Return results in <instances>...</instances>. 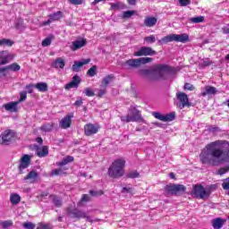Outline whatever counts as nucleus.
<instances>
[{"mask_svg": "<svg viewBox=\"0 0 229 229\" xmlns=\"http://www.w3.org/2000/svg\"><path fill=\"white\" fill-rule=\"evenodd\" d=\"M113 81H114V75H107L103 79L102 85L104 87H106L110 85V83H112Z\"/></svg>", "mask_w": 229, "mask_h": 229, "instance_id": "36", "label": "nucleus"}, {"mask_svg": "<svg viewBox=\"0 0 229 229\" xmlns=\"http://www.w3.org/2000/svg\"><path fill=\"white\" fill-rule=\"evenodd\" d=\"M123 6L121 3L111 4V10H119Z\"/></svg>", "mask_w": 229, "mask_h": 229, "instance_id": "55", "label": "nucleus"}, {"mask_svg": "<svg viewBox=\"0 0 229 229\" xmlns=\"http://www.w3.org/2000/svg\"><path fill=\"white\" fill-rule=\"evenodd\" d=\"M176 98L179 101V103L177 104V106L181 108V110L182 108H185V106H189V97H187V94L183 92H178L176 93Z\"/></svg>", "mask_w": 229, "mask_h": 229, "instance_id": "9", "label": "nucleus"}, {"mask_svg": "<svg viewBox=\"0 0 229 229\" xmlns=\"http://www.w3.org/2000/svg\"><path fill=\"white\" fill-rule=\"evenodd\" d=\"M52 199L55 207H62V199L56 196H52Z\"/></svg>", "mask_w": 229, "mask_h": 229, "instance_id": "47", "label": "nucleus"}, {"mask_svg": "<svg viewBox=\"0 0 229 229\" xmlns=\"http://www.w3.org/2000/svg\"><path fill=\"white\" fill-rule=\"evenodd\" d=\"M13 137H15V132L12 130H6L1 134L2 144L8 146L12 140H13Z\"/></svg>", "mask_w": 229, "mask_h": 229, "instance_id": "10", "label": "nucleus"}, {"mask_svg": "<svg viewBox=\"0 0 229 229\" xmlns=\"http://www.w3.org/2000/svg\"><path fill=\"white\" fill-rule=\"evenodd\" d=\"M168 42H174V34H170L165 36V38H162L158 40L159 44H168Z\"/></svg>", "mask_w": 229, "mask_h": 229, "instance_id": "30", "label": "nucleus"}, {"mask_svg": "<svg viewBox=\"0 0 229 229\" xmlns=\"http://www.w3.org/2000/svg\"><path fill=\"white\" fill-rule=\"evenodd\" d=\"M49 20L43 22V26H47V24H51V22H54V21H60L62 19V12H56L53 14L49 15Z\"/></svg>", "mask_w": 229, "mask_h": 229, "instance_id": "23", "label": "nucleus"}, {"mask_svg": "<svg viewBox=\"0 0 229 229\" xmlns=\"http://www.w3.org/2000/svg\"><path fill=\"white\" fill-rule=\"evenodd\" d=\"M10 201L12 205H19L21 203V196L17 193H13L10 196Z\"/></svg>", "mask_w": 229, "mask_h": 229, "instance_id": "32", "label": "nucleus"}, {"mask_svg": "<svg viewBox=\"0 0 229 229\" xmlns=\"http://www.w3.org/2000/svg\"><path fill=\"white\" fill-rule=\"evenodd\" d=\"M123 67L124 69H133L135 67H139L138 59H130L123 64Z\"/></svg>", "mask_w": 229, "mask_h": 229, "instance_id": "24", "label": "nucleus"}, {"mask_svg": "<svg viewBox=\"0 0 229 229\" xmlns=\"http://www.w3.org/2000/svg\"><path fill=\"white\" fill-rule=\"evenodd\" d=\"M122 192H128L129 194H133V190L130 187H123Z\"/></svg>", "mask_w": 229, "mask_h": 229, "instance_id": "60", "label": "nucleus"}, {"mask_svg": "<svg viewBox=\"0 0 229 229\" xmlns=\"http://www.w3.org/2000/svg\"><path fill=\"white\" fill-rule=\"evenodd\" d=\"M98 131H99L98 124L88 123L84 126V133L88 137H90V135H96Z\"/></svg>", "mask_w": 229, "mask_h": 229, "instance_id": "12", "label": "nucleus"}, {"mask_svg": "<svg viewBox=\"0 0 229 229\" xmlns=\"http://www.w3.org/2000/svg\"><path fill=\"white\" fill-rule=\"evenodd\" d=\"M131 15H135V11H126L123 12V19H130Z\"/></svg>", "mask_w": 229, "mask_h": 229, "instance_id": "49", "label": "nucleus"}, {"mask_svg": "<svg viewBox=\"0 0 229 229\" xmlns=\"http://www.w3.org/2000/svg\"><path fill=\"white\" fill-rule=\"evenodd\" d=\"M19 105V102H9L7 104H4L3 106L6 110V112L15 113L17 112V106Z\"/></svg>", "mask_w": 229, "mask_h": 229, "instance_id": "25", "label": "nucleus"}, {"mask_svg": "<svg viewBox=\"0 0 229 229\" xmlns=\"http://www.w3.org/2000/svg\"><path fill=\"white\" fill-rule=\"evenodd\" d=\"M223 31L225 35H229V25H226Z\"/></svg>", "mask_w": 229, "mask_h": 229, "instance_id": "64", "label": "nucleus"}, {"mask_svg": "<svg viewBox=\"0 0 229 229\" xmlns=\"http://www.w3.org/2000/svg\"><path fill=\"white\" fill-rule=\"evenodd\" d=\"M152 115L156 119H158L159 121H163L164 123H169L171 121H174L175 114L174 113H170L168 114H162L160 113L154 112L152 113Z\"/></svg>", "mask_w": 229, "mask_h": 229, "instance_id": "11", "label": "nucleus"}, {"mask_svg": "<svg viewBox=\"0 0 229 229\" xmlns=\"http://www.w3.org/2000/svg\"><path fill=\"white\" fill-rule=\"evenodd\" d=\"M89 199H90V197L89 195L83 194L79 205H81V203H83L85 201H89Z\"/></svg>", "mask_w": 229, "mask_h": 229, "instance_id": "56", "label": "nucleus"}, {"mask_svg": "<svg viewBox=\"0 0 229 229\" xmlns=\"http://www.w3.org/2000/svg\"><path fill=\"white\" fill-rule=\"evenodd\" d=\"M167 191L171 194H178L180 192H185L186 188L182 184H172L167 186Z\"/></svg>", "mask_w": 229, "mask_h": 229, "instance_id": "15", "label": "nucleus"}, {"mask_svg": "<svg viewBox=\"0 0 229 229\" xmlns=\"http://www.w3.org/2000/svg\"><path fill=\"white\" fill-rule=\"evenodd\" d=\"M30 162H31V157H30V155L28 154L23 155L22 157L21 158L20 165H19L20 173L21 174L24 169H28V167H30Z\"/></svg>", "mask_w": 229, "mask_h": 229, "instance_id": "13", "label": "nucleus"}, {"mask_svg": "<svg viewBox=\"0 0 229 229\" xmlns=\"http://www.w3.org/2000/svg\"><path fill=\"white\" fill-rule=\"evenodd\" d=\"M153 71H155L157 74H159L160 78L164 76V74H169L173 68L167 64H157L153 66Z\"/></svg>", "mask_w": 229, "mask_h": 229, "instance_id": "8", "label": "nucleus"}, {"mask_svg": "<svg viewBox=\"0 0 229 229\" xmlns=\"http://www.w3.org/2000/svg\"><path fill=\"white\" fill-rule=\"evenodd\" d=\"M191 196L199 199H207L210 196V191H207L201 184H195Z\"/></svg>", "mask_w": 229, "mask_h": 229, "instance_id": "4", "label": "nucleus"}, {"mask_svg": "<svg viewBox=\"0 0 229 229\" xmlns=\"http://www.w3.org/2000/svg\"><path fill=\"white\" fill-rule=\"evenodd\" d=\"M228 171H229V166L222 167L217 170L216 174H218L219 176H223V174H226Z\"/></svg>", "mask_w": 229, "mask_h": 229, "instance_id": "42", "label": "nucleus"}, {"mask_svg": "<svg viewBox=\"0 0 229 229\" xmlns=\"http://www.w3.org/2000/svg\"><path fill=\"white\" fill-rule=\"evenodd\" d=\"M6 46L7 47H12L13 46V41L8 38L0 39V47Z\"/></svg>", "mask_w": 229, "mask_h": 229, "instance_id": "34", "label": "nucleus"}, {"mask_svg": "<svg viewBox=\"0 0 229 229\" xmlns=\"http://www.w3.org/2000/svg\"><path fill=\"white\" fill-rule=\"evenodd\" d=\"M200 67H208V65H212V61H210L208 58L203 59L199 63Z\"/></svg>", "mask_w": 229, "mask_h": 229, "instance_id": "41", "label": "nucleus"}, {"mask_svg": "<svg viewBox=\"0 0 229 229\" xmlns=\"http://www.w3.org/2000/svg\"><path fill=\"white\" fill-rule=\"evenodd\" d=\"M8 74V68L7 66L0 68V78H4Z\"/></svg>", "mask_w": 229, "mask_h": 229, "instance_id": "50", "label": "nucleus"}, {"mask_svg": "<svg viewBox=\"0 0 229 229\" xmlns=\"http://www.w3.org/2000/svg\"><path fill=\"white\" fill-rule=\"evenodd\" d=\"M184 89L185 90H194V86L191 83H186L184 84Z\"/></svg>", "mask_w": 229, "mask_h": 229, "instance_id": "62", "label": "nucleus"}, {"mask_svg": "<svg viewBox=\"0 0 229 229\" xmlns=\"http://www.w3.org/2000/svg\"><path fill=\"white\" fill-rule=\"evenodd\" d=\"M42 131H51L53 130V123H45L40 127Z\"/></svg>", "mask_w": 229, "mask_h": 229, "instance_id": "40", "label": "nucleus"}, {"mask_svg": "<svg viewBox=\"0 0 229 229\" xmlns=\"http://www.w3.org/2000/svg\"><path fill=\"white\" fill-rule=\"evenodd\" d=\"M222 188L224 191H229V178H226L223 181Z\"/></svg>", "mask_w": 229, "mask_h": 229, "instance_id": "51", "label": "nucleus"}, {"mask_svg": "<svg viewBox=\"0 0 229 229\" xmlns=\"http://www.w3.org/2000/svg\"><path fill=\"white\" fill-rule=\"evenodd\" d=\"M81 83V79L78 75H74L72 81L67 83L64 87L65 90H71V89H78Z\"/></svg>", "mask_w": 229, "mask_h": 229, "instance_id": "14", "label": "nucleus"}, {"mask_svg": "<svg viewBox=\"0 0 229 229\" xmlns=\"http://www.w3.org/2000/svg\"><path fill=\"white\" fill-rule=\"evenodd\" d=\"M138 65L140 67V65H144L146 64H149L151 62H153V58L151 57H140V58H138Z\"/></svg>", "mask_w": 229, "mask_h": 229, "instance_id": "35", "label": "nucleus"}, {"mask_svg": "<svg viewBox=\"0 0 229 229\" xmlns=\"http://www.w3.org/2000/svg\"><path fill=\"white\" fill-rule=\"evenodd\" d=\"M87 64H90V59H83L82 61H75L72 69L73 72H79L80 69H81L82 65H87Z\"/></svg>", "mask_w": 229, "mask_h": 229, "instance_id": "19", "label": "nucleus"}, {"mask_svg": "<svg viewBox=\"0 0 229 229\" xmlns=\"http://www.w3.org/2000/svg\"><path fill=\"white\" fill-rule=\"evenodd\" d=\"M7 68L13 72L21 71V65L16 63L10 64Z\"/></svg>", "mask_w": 229, "mask_h": 229, "instance_id": "43", "label": "nucleus"}, {"mask_svg": "<svg viewBox=\"0 0 229 229\" xmlns=\"http://www.w3.org/2000/svg\"><path fill=\"white\" fill-rule=\"evenodd\" d=\"M179 4L181 6H187L191 4V0H179Z\"/></svg>", "mask_w": 229, "mask_h": 229, "instance_id": "57", "label": "nucleus"}, {"mask_svg": "<svg viewBox=\"0 0 229 229\" xmlns=\"http://www.w3.org/2000/svg\"><path fill=\"white\" fill-rule=\"evenodd\" d=\"M71 162H74V157L72 156H67L66 157L63 158L62 161L57 162L56 165L63 167V165H67V164H71Z\"/></svg>", "mask_w": 229, "mask_h": 229, "instance_id": "28", "label": "nucleus"}, {"mask_svg": "<svg viewBox=\"0 0 229 229\" xmlns=\"http://www.w3.org/2000/svg\"><path fill=\"white\" fill-rule=\"evenodd\" d=\"M126 165V160L124 158L115 159L108 169V174L111 178H121L124 176V167Z\"/></svg>", "mask_w": 229, "mask_h": 229, "instance_id": "2", "label": "nucleus"}, {"mask_svg": "<svg viewBox=\"0 0 229 229\" xmlns=\"http://www.w3.org/2000/svg\"><path fill=\"white\" fill-rule=\"evenodd\" d=\"M68 1L71 4H75V5L83 4V0H68Z\"/></svg>", "mask_w": 229, "mask_h": 229, "instance_id": "59", "label": "nucleus"}, {"mask_svg": "<svg viewBox=\"0 0 229 229\" xmlns=\"http://www.w3.org/2000/svg\"><path fill=\"white\" fill-rule=\"evenodd\" d=\"M157 52L149 47H141L138 51L134 52V56H153Z\"/></svg>", "mask_w": 229, "mask_h": 229, "instance_id": "7", "label": "nucleus"}, {"mask_svg": "<svg viewBox=\"0 0 229 229\" xmlns=\"http://www.w3.org/2000/svg\"><path fill=\"white\" fill-rule=\"evenodd\" d=\"M28 98V93L26 91H21L20 93V99L19 101H16L18 104L22 103L23 101H26V98Z\"/></svg>", "mask_w": 229, "mask_h": 229, "instance_id": "45", "label": "nucleus"}, {"mask_svg": "<svg viewBox=\"0 0 229 229\" xmlns=\"http://www.w3.org/2000/svg\"><path fill=\"white\" fill-rule=\"evenodd\" d=\"M53 38H55V36L49 35L47 38H46L41 45L43 47H47V46H51V42H53Z\"/></svg>", "mask_w": 229, "mask_h": 229, "instance_id": "37", "label": "nucleus"}, {"mask_svg": "<svg viewBox=\"0 0 229 229\" xmlns=\"http://www.w3.org/2000/svg\"><path fill=\"white\" fill-rule=\"evenodd\" d=\"M23 228L25 229H35V225H33L31 222H27L23 224Z\"/></svg>", "mask_w": 229, "mask_h": 229, "instance_id": "54", "label": "nucleus"}, {"mask_svg": "<svg viewBox=\"0 0 229 229\" xmlns=\"http://www.w3.org/2000/svg\"><path fill=\"white\" fill-rule=\"evenodd\" d=\"M52 67L55 69H64V67H65V61H64V58L58 57L53 63Z\"/></svg>", "mask_w": 229, "mask_h": 229, "instance_id": "26", "label": "nucleus"}, {"mask_svg": "<svg viewBox=\"0 0 229 229\" xmlns=\"http://www.w3.org/2000/svg\"><path fill=\"white\" fill-rule=\"evenodd\" d=\"M203 16L191 18V22H194L195 24H198V22H203Z\"/></svg>", "mask_w": 229, "mask_h": 229, "instance_id": "52", "label": "nucleus"}, {"mask_svg": "<svg viewBox=\"0 0 229 229\" xmlns=\"http://www.w3.org/2000/svg\"><path fill=\"white\" fill-rule=\"evenodd\" d=\"M36 153L39 158H44L49 155V148L47 146L38 147L36 148Z\"/></svg>", "mask_w": 229, "mask_h": 229, "instance_id": "21", "label": "nucleus"}, {"mask_svg": "<svg viewBox=\"0 0 229 229\" xmlns=\"http://www.w3.org/2000/svg\"><path fill=\"white\" fill-rule=\"evenodd\" d=\"M96 71H97V67H96V66H92V67L88 71V74L92 78L93 76H96Z\"/></svg>", "mask_w": 229, "mask_h": 229, "instance_id": "53", "label": "nucleus"}, {"mask_svg": "<svg viewBox=\"0 0 229 229\" xmlns=\"http://www.w3.org/2000/svg\"><path fill=\"white\" fill-rule=\"evenodd\" d=\"M33 87H35V85L33 84H29L26 86V90L28 94H33Z\"/></svg>", "mask_w": 229, "mask_h": 229, "instance_id": "58", "label": "nucleus"}, {"mask_svg": "<svg viewBox=\"0 0 229 229\" xmlns=\"http://www.w3.org/2000/svg\"><path fill=\"white\" fill-rule=\"evenodd\" d=\"M72 114H68L64 116L59 123L60 128H62L63 130H67V128H71V123H72Z\"/></svg>", "mask_w": 229, "mask_h": 229, "instance_id": "18", "label": "nucleus"}, {"mask_svg": "<svg viewBox=\"0 0 229 229\" xmlns=\"http://www.w3.org/2000/svg\"><path fill=\"white\" fill-rule=\"evenodd\" d=\"M89 194L91 196H101L103 194V191H89Z\"/></svg>", "mask_w": 229, "mask_h": 229, "instance_id": "61", "label": "nucleus"}, {"mask_svg": "<svg viewBox=\"0 0 229 229\" xmlns=\"http://www.w3.org/2000/svg\"><path fill=\"white\" fill-rule=\"evenodd\" d=\"M174 42H181L182 44H185L186 42H189V35L187 33L174 34Z\"/></svg>", "mask_w": 229, "mask_h": 229, "instance_id": "22", "label": "nucleus"}, {"mask_svg": "<svg viewBox=\"0 0 229 229\" xmlns=\"http://www.w3.org/2000/svg\"><path fill=\"white\" fill-rule=\"evenodd\" d=\"M225 225V220L223 218H215L212 220V226L215 229H221Z\"/></svg>", "mask_w": 229, "mask_h": 229, "instance_id": "27", "label": "nucleus"}, {"mask_svg": "<svg viewBox=\"0 0 229 229\" xmlns=\"http://www.w3.org/2000/svg\"><path fill=\"white\" fill-rule=\"evenodd\" d=\"M62 174H65V172H64V170H62V168L55 169L52 171L53 176H58V175H62Z\"/></svg>", "mask_w": 229, "mask_h": 229, "instance_id": "48", "label": "nucleus"}, {"mask_svg": "<svg viewBox=\"0 0 229 229\" xmlns=\"http://www.w3.org/2000/svg\"><path fill=\"white\" fill-rule=\"evenodd\" d=\"M144 41L147 42V44H155V42H157V38H155V35H150L146 37Z\"/></svg>", "mask_w": 229, "mask_h": 229, "instance_id": "39", "label": "nucleus"}, {"mask_svg": "<svg viewBox=\"0 0 229 229\" xmlns=\"http://www.w3.org/2000/svg\"><path fill=\"white\" fill-rule=\"evenodd\" d=\"M69 214H72L73 217H77L79 219H87L89 223H94V221H98V219H92V217L88 216L87 213L78 210V209H72L71 208H68Z\"/></svg>", "mask_w": 229, "mask_h": 229, "instance_id": "5", "label": "nucleus"}, {"mask_svg": "<svg viewBox=\"0 0 229 229\" xmlns=\"http://www.w3.org/2000/svg\"><path fill=\"white\" fill-rule=\"evenodd\" d=\"M199 159L205 165H219L229 162V142L216 140L208 144L199 154Z\"/></svg>", "mask_w": 229, "mask_h": 229, "instance_id": "1", "label": "nucleus"}, {"mask_svg": "<svg viewBox=\"0 0 229 229\" xmlns=\"http://www.w3.org/2000/svg\"><path fill=\"white\" fill-rule=\"evenodd\" d=\"M83 92L86 94V96H88V98H92L95 96L94 89H92V88H86Z\"/></svg>", "mask_w": 229, "mask_h": 229, "instance_id": "44", "label": "nucleus"}, {"mask_svg": "<svg viewBox=\"0 0 229 229\" xmlns=\"http://www.w3.org/2000/svg\"><path fill=\"white\" fill-rule=\"evenodd\" d=\"M37 229H51V226L49 225H41Z\"/></svg>", "mask_w": 229, "mask_h": 229, "instance_id": "63", "label": "nucleus"}, {"mask_svg": "<svg viewBox=\"0 0 229 229\" xmlns=\"http://www.w3.org/2000/svg\"><path fill=\"white\" fill-rule=\"evenodd\" d=\"M87 46V40L85 39H77L73 42H72V45L70 46V49L72 51H78V49H81V47H85Z\"/></svg>", "mask_w": 229, "mask_h": 229, "instance_id": "17", "label": "nucleus"}, {"mask_svg": "<svg viewBox=\"0 0 229 229\" xmlns=\"http://www.w3.org/2000/svg\"><path fill=\"white\" fill-rule=\"evenodd\" d=\"M217 94V89L212 86H206L201 92V96L205 98V96H216Z\"/></svg>", "mask_w": 229, "mask_h": 229, "instance_id": "20", "label": "nucleus"}, {"mask_svg": "<svg viewBox=\"0 0 229 229\" xmlns=\"http://www.w3.org/2000/svg\"><path fill=\"white\" fill-rule=\"evenodd\" d=\"M13 225V222L12 220H5L0 222L1 228L6 229L10 228V226Z\"/></svg>", "mask_w": 229, "mask_h": 229, "instance_id": "38", "label": "nucleus"}, {"mask_svg": "<svg viewBox=\"0 0 229 229\" xmlns=\"http://www.w3.org/2000/svg\"><path fill=\"white\" fill-rule=\"evenodd\" d=\"M14 56L15 55L8 50L0 51V65H6V64H10V62L13 60Z\"/></svg>", "mask_w": 229, "mask_h": 229, "instance_id": "6", "label": "nucleus"}, {"mask_svg": "<svg viewBox=\"0 0 229 229\" xmlns=\"http://www.w3.org/2000/svg\"><path fill=\"white\" fill-rule=\"evenodd\" d=\"M144 24L148 28H153V26H155V24H157V18L151 17V16H148L144 20Z\"/></svg>", "mask_w": 229, "mask_h": 229, "instance_id": "29", "label": "nucleus"}, {"mask_svg": "<svg viewBox=\"0 0 229 229\" xmlns=\"http://www.w3.org/2000/svg\"><path fill=\"white\" fill-rule=\"evenodd\" d=\"M23 180L27 183H37V182H38V173L36 171H30Z\"/></svg>", "mask_w": 229, "mask_h": 229, "instance_id": "16", "label": "nucleus"}, {"mask_svg": "<svg viewBox=\"0 0 229 229\" xmlns=\"http://www.w3.org/2000/svg\"><path fill=\"white\" fill-rule=\"evenodd\" d=\"M34 89H37L39 92H47V83L38 82L34 85Z\"/></svg>", "mask_w": 229, "mask_h": 229, "instance_id": "31", "label": "nucleus"}, {"mask_svg": "<svg viewBox=\"0 0 229 229\" xmlns=\"http://www.w3.org/2000/svg\"><path fill=\"white\" fill-rule=\"evenodd\" d=\"M139 176H140V174L136 170L130 171L127 174V178H139Z\"/></svg>", "mask_w": 229, "mask_h": 229, "instance_id": "46", "label": "nucleus"}, {"mask_svg": "<svg viewBox=\"0 0 229 229\" xmlns=\"http://www.w3.org/2000/svg\"><path fill=\"white\" fill-rule=\"evenodd\" d=\"M15 28L19 30V31H24L26 30V25L24 24V21L22 19H18L15 23Z\"/></svg>", "mask_w": 229, "mask_h": 229, "instance_id": "33", "label": "nucleus"}, {"mask_svg": "<svg viewBox=\"0 0 229 229\" xmlns=\"http://www.w3.org/2000/svg\"><path fill=\"white\" fill-rule=\"evenodd\" d=\"M140 112L135 107L129 109L128 114L126 116H121V121L123 123H137L141 121Z\"/></svg>", "mask_w": 229, "mask_h": 229, "instance_id": "3", "label": "nucleus"}]
</instances>
